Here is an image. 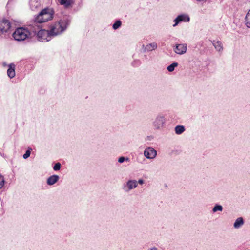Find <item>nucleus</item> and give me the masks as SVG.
<instances>
[{
    "mask_svg": "<svg viewBox=\"0 0 250 250\" xmlns=\"http://www.w3.org/2000/svg\"><path fill=\"white\" fill-rule=\"evenodd\" d=\"M187 51V45L186 44H178L176 45L174 51L178 54H183Z\"/></svg>",
    "mask_w": 250,
    "mask_h": 250,
    "instance_id": "obj_7",
    "label": "nucleus"
},
{
    "mask_svg": "<svg viewBox=\"0 0 250 250\" xmlns=\"http://www.w3.org/2000/svg\"><path fill=\"white\" fill-rule=\"evenodd\" d=\"M54 14V11L53 9L44 8L35 18L34 22L39 23L46 22L53 19Z\"/></svg>",
    "mask_w": 250,
    "mask_h": 250,
    "instance_id": "obj_2",
    "label": "nucleus"
},
{
    "mask_svg": "<svg viewBox=\"0 0 250 250\" xmlns=\"http://www.w3.org/2000/svg\"><path fill=\"white\" fill-rule=\"evenodd\" d=\"M15 65L13 63H11L8 65V69L7 73L8 76L10 78H12L15 76Z\"/></svg>",
    "mask_w": 250,
    "mask_h": 250,
    "instance_id": "obj_10",
    "label": "nucleus"
},
{
    "mask_svg": "<svg viewBox=\"0 0 250 250\" xmlns=\"http://www.w3.org/2000/svg\"><path fill=\"white\" fill-rule=\"evenodd\" d=\"M137 183H139L140 184H142L144 183V181L142 179H140L138 181Z\"/></svg>",
    "mask_w": 250,
    "mask_h": 250,
    "instance_id": "obj_25",
    "label": "nucleus"
},
{
    "mask_svg": "<svg viewBox=\"0 0 250 250\" xmlns=\"http://www.w3.org/2000/svg\"><path fill=\"white\" fill-rule=\"evenodd\" d=\"M223 208L221 205H216L213 208V212H216L217 211H222Z\"/></svg>",
    "mask_w": 250,
    "mask_h": 250,
    "instance_id": "obj_21",
    "label": "nucleus"
},
{
    "mask_svg": "<svg viewBox=\"0 0 250 250\" xmlns=\"http://www.w3.org/2000/svg\"><path fill=\"white\" fill-rule=\"evenodd\" d=\"M61 168V164L60 163H57L53 167V169L55 171L59 170Z\"/></svg>",
    "mask_w": 250,
    "mask_h": 250,
    "instance_id": "obj_23",
    "label": "nucleus"
},
{
    "mask_svg": "<svg viewBox=\"0 0 250 250\" xmlns=\"http://www.w3.org/2000/svg\"><path fill=\"white\" fill-rule=\"evenodd\" d=\"M185 128L182 125H177L175 128V133L177 134H181L185 131Z\"/></svg>",
    "mask_w": 250,
    "mask_h": 250,
    "instance_id": "obj_17",
    "label": "nucleus"
},
{
    "mask_svg": "<svg viewBox=\"0 0 250 250\" xmlns=\"http://www.w3.org/2000/svg\"><path fill=\"white\" fill-rule=\"evenodd\" d=\"M245 22L247 26L250 28V10L248 11L246 16Z\"/></svg>",
    "mask_w": 250,
    "mask_h": 250,
    "instance_id": "obj_18",
    "label": "nucleus"
},
{
    "mask_svg": "<svg viewBox=\"0 0 250 250\" xmlns=\"http://www.w3.org/2000/svg\"><path fill=\"white\" fill-rule=\"evenodd\" d=\"M177 66H178V63L176 62H174V63H172L170 65H169L167 67V69L169 72H172L174 70V68Z\"/></svg>",
    "mask_w": 250,
    "mask_h": 250,
    "instance_id": "obj_19",
    "label": "nucleus"
},
{
    "mask_svg": "<svg viewBox=\"0 0 250 250\" xmlns=\"http://www.w3.org/2000/svg\"><path fill=\"white\" fill-rule=\"evenodd\" d=\"M4 180L2 179L1 180V184H0V185H1V188L3 186V185H4Z\"/></svg>",
    "mask_w": 250,
    "mask_h": 250,
    "instance_id": "obj_26",
    "label": "nucleus"
},
{
    "mask_svg": "<svg viewBox=\"0 0 250 250\" xmlns=\"http://www.w3.org/2000/svg\"><path fill=\"white\" fill-rule=\"evenodd\" d=\"M11 25L10 21L3 19L1 22V33L7 32L11 28Z\"/></svg>",
    "mask_w": 250,
    "mask_h": 250,
    "instance_id": "obj_5",
    "label": "nucleus"
},
{
    "mask_svg": "<svg viewBox=\"0 0 250 250\" xmlns=\"http://www.w3.org/2000/svg\"><path fill=\"white\" fill-rule=\"evenodd\" d=\"M157 48V43L155 42H153L151 44H149L146 46V50L147 51H152L153 50H155Z\"/></svg>",
    "mask_w": 250,
    "mask_h": 250,
    "instance_id": "obj_16",
    "label": "nucleus"
},
{
    "mask_svg": "<svg viewBox=\"0 0 250 250\" xmlns=\"http://www.w3.org/2000/svg\"><path fill=\"white\" fill-rule=\"evenodd\" d=\"M122 22L120 21H117L113 25V28L114 29H117L121 26Z\"/></svg>",
    "mask_w": 250,
    "mask_h": 250,
    "instance_id": "obj_20",
    "label": "nucleus"
},
{
    "mask_svg": "<svg viewBox=\"0 0 250 250\" xmlns=\"http://www.w3.org/2000/svg\"><path fill=\"white\" fill-rule=\"evenodd\" d=\"M244 224V221L242 217H239L236 219L234 224V227L235 228H238Z\"/></svg>",
    "mask_w": 250,
    "mask_h": 250,
    "instance_id": "obj_14",
    "label": "nucleus"
},
{
    "mask_svg": "<svg viewBox=\"0 0 250 250\" xmlns=\"http://www.w3.org/2000/svg\"><path fill=\"white\" fill-rule=\"evenodd\" d=\"M58 2L61 5H63L65 8L72 7L74 3V0H58Z\"/></svg>",
    "mask_w": 250,
    "mask_h": 250,
    "instance_id": "obj_9",
    "label": "nucleus"
},
{
    "mask_svg": "<svg viewBox=\"0 0 250 250\" xmlns=\"http://www.w3.org/2000/svg\"><path fill=\"white\" fill-rule=\"evenodd\" d=\"M189 17L186 15H179L174 20L175 23L173 25L174 26L177 25L178 23L181 21H189Z\"/></svg>",
    "mask_w": 250,
    "mask_h": 250,
    "instance_id": "obj_8",
    "label": "nucleus"
},
{
    "mask_svg": "<svg viewBox=\"0 0 250 250\" xmlns=\"http://www.w3.org/2000/svg\"><path fill=\"white\" fill-rule=\"evenodd\" d=\"M31 148L28 149L25 152V153L23 155V157L24 159H27L28 158L31 154Z\"/></svg>",
    "mask_w": 250,
    "mask_h": 250,
    "instance_id": "obj_22",
    "label": "nucleus"
},
{
    "mask_svg": "<svg viewBox=\"0 0 250 250\" xmlns=\"http://www.w3.org/2000/svg\"><path fill=\"white\" fill-rule=\"evenodd\" d=\"M144 155L147 158L152 159L156 156L157 152L153 148L149 147L144 151Z\"/></svg>",
    "mask_w": 250,
    "mask_h": 250,
    "instance_id": "obj_6",
    "label": "nucleus"
},
{
    "mask_svg": "<svg viewBox=\"0 0 250 250\" xmlns=\"http://www.w3.org/2000/svg\"><path fill=\"white\" fill-rule=\"evenodd\" d=\"M12 35L15 40L22 41L28 38L31 32L26 28L19 27L16 29Z\"/></svg>",
    "mask_w": 250,
    "mask_h": 250,
    "instance_id": "obj_3",
    "label": "nucleus"
},
{
    "mask_svg": "<svg viewBox=\"0 0 250 250\" xmlns=\"http://www.w3.org/2000/svg\"><path fill=\"white\" fill-rule=\"evenodd\" d=\"M137 185V182L136 180H129L127 183V186L129 189L135 188Z\"/></svg>",
    "mask_w": 250,
    "mask_h": 250,
    "instance_id": "obj_13",
    "label": "nucleus"
},
{
    "mask_svg": "<svg viewBox=\"0 0 250 250\" xmlns=\"http://www.w3.org/2000/svg\"><path fill=\"white\" fill-rule=\"evenodd\" d=\"M165 122V120L163 117H158L156 119L155 122V125L157 128H160L163 126Z\"/></svg>",
    "mask_w": 250,
    "mask_h": 250,
    "instance_id": "obj_12",
    "label": "nucleus"
},
{
    "mask_svg": "<svg viewBox=\"0 0 250 250\" xmlns=\"http://www.w3.org/2000/svg\"><path fill=\"white\" fill-rule=\"evenodd\" d=\"M125 161V158L124 157H121L118 159V162L119 163H123Z\"/></svg>",
    "mask_w": 250,
    "mask_h": 250,
    "instance_id": "obj_24",
    "label": "nucleus"
},
{
    "mask_svg": "<svg viewBox=\"0 0 250 250\" xmlns=\"http://www.w3.org/2000/svg\"><path fill=\"white\" fill-rule=\"evenodd\" d=\"M150 250H157V249L156 248H153L151 249Z\"/></svg>",
    "mask_w": 250,
    "mask_h": 250,
    "instance_id": "obj_27",
    "label": "nucleus"
},
{
    "mask_svg": "<svg viewBox=\"0 0 250 250\" xmlns=\"http://www.w3.org/2000/svg\"><path fill=\"white\" fill-rule=\"evenodd\" d=\"M59 179V177L57 175H53L50 176L47 180V183L49 185H53L56 183Z\"/></svg>",
    "mask_w": 250,
    "mask_h": 250,
    "instance_id": "obj_11",
    "label": "nucleus"
},
{
    "mask_svg": "<svg viewBox=\"0 0 250 250\" xmlns=\"http://www.w3.org/2000/svg\"><path fill=\"white\" fill-rule=\"evenodd\" d=\"M38 40L42 42L49 41L53 38L49 30H40L37 34Z\"/></svg>",
    "mask_w": 250,
    "mask_h": 250,
    "instance_id": "obj_4",
    "label": "nucleus"
},
{
    "mask_svg": "<svg viewBox=\"0 0 250 250\" xmlns=\"http://www.w3.org/2000/svg\"><path fill=\"white\" fill-rule=\"evenodd\" d=\"M213 44L214 47L217 51H220L222 50L223 46L221 42L220 41H213Z\"/></svg>",
    "mask_w": 250,
    "mask_h": 250,
    "instance_id": "obj_15",
    "label": "nucleus"
},
{
    "mask_svg": "<svg viewBox=\"0 0 250 250\" xmlns=\"http://www.w3.org/2000/svg\"><path fill=\"white\" fill-rule=\"evenodd\" d=\"M69 21L66 19H61L58 21L52 23L49 26V31L52 37L61 34L67 28Z\"/></svg>",
    "mask_w": 250,
    "mask_h": 250,
    "instance_id": "obj_1",
    "label": "nucleus"
}]
</instances>
